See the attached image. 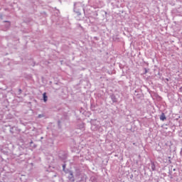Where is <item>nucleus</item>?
Listing matches in <instances>:
<instances>
[{"mask_svg": "<svg viewBox=\"0 0 182 182\" xmlns=\"http://www.w3.org/2000/svg\"><path fill=\"white\" fill-rule=\"evenodd\" d=\"M43 101H44L45 102H48V96L46 95V92H44V93L43 94Z\"/></svg>", "mask_w": 182, "mask_h": 182, "instance_id": "nucleus-1", "label": "nucleus"}, {"mask_svg": "<svg viewBox=\"0 0 182 182\" xmlns=\"http://www.w3.org/2000/svg\"><path fill=\"white\" fill-rule=\"evenodd\" d=\"M160 119L163 121L166 120V115L164 114V113L161 114Z\"/></svg>", "mask_w": 182, "mask_h": 182, "instance_id": "nucleus-2", "label": "nucleus"}, {"mask_svg": "<svg viewBox=\"0 0 182 182\" xmlns=\"http://www.w3.org/2000/svg\"><path fill=\"white\" fill-rule=\"evenodd\" d=\"M152 170H153V171H154V170H155V166H154V165H153V166H152Z\"/></svg>", "mask_w": 182, "mask_h": 182, "instance_id": "nucleus-3", "label": "nucleus"}]
</instances>
